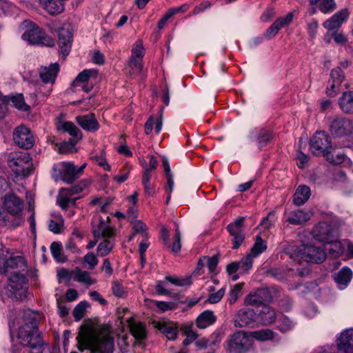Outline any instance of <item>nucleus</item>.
<instances>
[{"label":"nucleus","mask_w":353,"mask_h":353,"mask_svg":"<svg viewBox=\"0 0 353 353\" xmlns=\"http://www.w3.org/2000/svg\"><path fill=\"white\" fill-rule=\"evenodd\" d=\"M243 217H238L227 227L228 232L233 237V249L239 248L245 239L243 234Z\"/></svg>","instance_id":"dca6fc26"},{"label":"nucleus","mask_w":353,"mask_h":353,"mask_svg":"<svg viewBox=\"0 0 353 353\" xmlns=\"http://www.w3.org/2000/svg\"><path fill=\"white\" fill-rule=\"evenodd\" d=\"M217 264L218 257L216 255L212 257L203 256L199 260V266H204L206 265L211 273H213L215 271Z\"/></svg>","instance_id":"37998d69"},{"label":"nucleus","mask_w":353,"mask_h":353,"mask_svg":"<svg viewBox=\"0 0 353 353\" xmlns=\"http://www.w3.org/2000/svg\"><path fill=\"white\" fill-rule=\"evenodd\" d=\"M254 259V258L250 256V254L248 253L240 261H238V263H239L240 270L243 271V272H247L249 271L252 267Z\"/></svg>","instance_id":"3c124183"},{"label":"nucleus","mask_w":353,"mask_h":353,"mask_svg":"<svg viewBox=\"0 0 353 353\" xmlns=\"http://www.w3.org/2000/svg\"><path fill=\"white\" fill-rule=\"evenodd\" d=\"M252 347V340L244 332L234 333L228 340V350L230 353H245Z\"/></svg>","instance_id":"1a4fd4ad"},{"label":"nucleus","mask_w":353,"mask_h":353,"mask_svg":"<svg viewBox=\"0 0 353 353\" xmlns=\"http://www.w3.org/2000/svg\"><path fill=\"white\" fill-rule=\"evenodd\" d=\"M83 261L88 265L87 268L94 270L97 265L99 261L93 252H88L83 259Z\"/></svg>","instance_id":"6e6d98bb"},{"label":"nucleus","mask_w":353,"mask_h":353,"mask_svg":"<svg viewBox=\"0 0 353 353\" xmlns=\"http://www.w3.org/2000/svg\"><path fill=\"white\" fill-rule=\"evenodd\" d=\"M257 319L256 312L251 308L240 309L234 317V325L237 327H244L254 323Z\"/></svg>","instance_id":"f3484780"},{"label":"nucleus","mask_w":353,"mask_h":353,"mask_svg":"<svg viewBox=\"0 0 353 353\" xmlns=\"http://www.w3.org/2000/svg\"><path fill=\"white\" fill-rule=\"evenodd\" d=\"M133 230L136 232H145L148 230L146 225L140 220H130Z\"/></svg>","instance_id":"69168bd1"},{"label":"nucleus","mask_w":353,"mask_h":353,"mask_svg":"<svg viewBox=\"0 0 353 353\" xmlns=\"http://www.w3.org/2000/svg\"><path fill=\"white\" fill-rule=\"evenodd\" d=\"M58 45L63 56H67L71 49L72 41V28L70 24H63L57 30Z\"/></svg>","instance_id":"2eb2a0df"},{"label":"nucleus","mask_w":353,"mask_h":353,"mask_svg":"<svg viewBox=\"0 0 353 353\" xmlns=\"http://www.w3.org/2000/svg\"><path fill=\"white\" fill-rule=\"evenodd\" d=\"M27 289V281L23 274L14 273L11 275L9 279L8 290L16 299L26 298Z\"/></svg>","instance_id":"f8f14e48"},{"label":"nucleus","mask_w":353,"mask_h":353,"mask_svg":"<svg viewBox=\"0 0 353 353\" xmlns=\"http://www.w3.org/2000/svg\"><path fill=\"white\" fill-rule=\"evenodd\" d=\"M13 140L20 148L30 149L34 144V138L31 131L23 125L15 128L13 132Z\"/></svg>","instance_id":"4468645a"},{"label":"nucleus","mask_w":353,"mask_h":353,"mask_svg":"<svg viewBox=\"0 0 353 353\" xmlns=\"http://www.w3.org/2000/svg\"><path fill=\"white\" fill-rule=\"evenodd\" d=\"M215 321L216 316L214 315L213 312L210 310H205L197 317L196 324L198 327L205 329L212 325Z\"/></svg>","instance_id":"c756f323"},{"label":"nucleus","mask_w":353,"mask_h":353,"mask_svg":"<svg viewBox=\"0 0 353 353\" xmlns=\"http://www.w3.org/2000/svg\"><path fill=\"white\" fill-rule=\"evenodd\" d=\"M339 104L343 112L353 114V91L344 92L339 99Z\"/></svg>","instance_id":"a878e982"},{"label":"nucleus","mask_w":353,"mask_h":353,"mask_svg":"<svg viewBox=\"0 0 353 353\" xmlns=\"http://www.w3.org/2000/svg\"><path fill=\"white\" fill-rule=\"evenodd\" d=\"M259 312L257 319L263 325H268L273 323L276 317V311L268 305H263L261 309L257 310Z\"/></svg>","instance_id":"393cba45"},{"label":"nucleus","mask_w":353,"mask_h":353,"mask_svg":"<svg viewBox=\"0 0 353 353\" xmlns=\"http://www.w3.org/2000/svg\"><path fill=\"white\" fill-rule=\"evenodd\" d=\"M166 281H159L156 284V290L159 295H170L171 291L166 288Z\"/></svg>","instance_id":"0e129e2a"},{"label":"nucleus","mask_w":353,"mask_h":353,"mask_svg":"<svg viewBox=\"0 0 353 353\" xmlns=\"http://www.w3.org/2000/svg\"><path fill=\"white\" fill-rule=\"evenodd\" d=\"M22 262L23 259L21 256H10L3 262V267L6 271H8V269H12L18 267L19 264L21 263Z\"/></svg>","instance_id":"603ef678"},{"label":"nucleus","mask_w":353,"mask_h":353,"mask_svg":"<svg viewBox=\"0 0 353 353\" xmlns=\"http://www.w3.org/2000/svg\"><path fill=\"white\" fill-rule=\"evenodd\" d=\"M8 104L15 107L16 108L21 110H28L29 106L26 105L24 101L23 96L21 94H19L14 96H6Z\"/></svg>","instance_id":"e433bc0d"},{"label":"nucleus","mask_w":353,"mask_h":353,"mask_svg":"<svg viewBox=\"0 0 353 353\" xmlns=\"http://www.w3.org/2000/svg\"><path fill=\"white\" fill-rule=\"evenodd\" d=\"M42 315L31 310L23 311L21 325L16 332L15 323H9L12 346L11 353H49L38 332V323Z\"/></svg>","instance_id":"f257e3e1"},{"label":"nucleus","mask_w":353,"mask_h":353,"mask_svg":"<svg viewBox=\"0 0 353 353\" xmlns=\"http://www.w3.org/2000/svg\"><path fill=\"white\" fill-rule=\"evenodd\" d=\"M293 19L292 13H288L285 17H281L276 20L266 30L265 37L268 39L274 37L279 31L283 27L289 25Z\"/></svg>","instance_id":"b1692460"},{"label":"nucleus","mask_w":353,"mask_h":353,"mask_svg":"<svg viewBox=\"0 0 353 353\" xmlns=\"http://www.w3.org/2000/svg\"><path fill=\"white\" fill-rule=\"evenodd\" d=\"M155 305L161 312L174 310L176 307V304L174 302L155 301Z\"/></svg>","instance_id":"052dcab7"},{"label":"nucleus","mask_w":353,"mask_h":353,"mask_svg":"<svg viewBox=\"0 0 353 353\" xmlns=\"http://www.w3.org/2000/svg\"><path fill=\"white\" fill-rule=\"evenodd\" d=\"M52 91V85L38 83L35 89V94L39 97H46L49 96Z\"/></svg>","instance_id":"49530a36"},{"label":"nucleus","mask_w":353,"mask_h":353,"mask_svg":"<svg viewBox=\"0 0 353 353\" xmlns=\"http://www.w3.org/2000/svg\"><path fill=\"white\" fill-rule=\"evenodd\" d=\"M242 290L241 284H236L230 291L228 301L230 304H233L240 296Z\"/></svg>","instance_id":"13d9d810"},{"label":"nucleus","mask_w":353,"mask_h":353,"mask_svg":"<svg viewBox=\"0 0 353 353\" xmlns=\"http://www.w3.org/2000/svg\"><path fill=\"white\" fill-rule=\"evenodd\" d=\"M325 157H327V159L334 164H341L343 163L347 158L346 155L343 152H339L336 154H328Z\"/></svg>","instance_id":"bf43d9fd"},{"label":"nucleus","mask_w":353,"mask_h":353,"mask_svg":"<svg viewBox=\"0 0 353 353\" xmlns=\"http://www.w3.org/2000/svg\"><path fill=\"white\" fill-rule=\"evenodd\" d=\"M129 66L132 70V74H139L143 69L142 59L136 57L130 58Z\"/></svg>","instance_id":"4d7b16f0"},{"label":"nucleus","mask_w":353,"mask_h":353,"mask_svg":"<svg viewBox=\"0 0 353 353\" xmlns=\"http://www.w3.org/2000/svg\"><path fill=\"white\" fill-rule=\"evenodd\" d=\"M311 195L310 189L307 185H300L294 194L293 203L297 206L303 205Z\"/></svg>","instance_id":"bb28decb"},{"label":"nucleus","mask_w":353,"mask_h":353,"mask_svg":"<svg viewBox=\"0 0 353 353\" xmlns=\"http://www.w3.org/2000/svg\"><path fill=\"white\" fill-rule=\"evenodd\" d=\"M165 280L166 281V282H170V283L176 286H185L191 284V280L190 278L189 277L184 279H179L170 276H167L165 277Z\"/></svg>","instance_id":"864d4df0"},{"label":"nucleus","mask_w":353,"mask_h":353,"mask_svg":"<svg viewBox=\"0 0 353 353\" xmlns=\"http://www.w3.org/2000/svg\"><path fill=\"white\" fill-rule=\"evenodd\" d=\"M332 142L324 131L316 132L310 142V150L315 155L325 156L331 152Z\"/></svg>","instance_id":"39448f33"},{"label":"nucleus","mask_w":353,"mask_h":353,"mask_svg":"<svg viewBox=\"0 0 353 353\" xmlns=\"http://www.w3.org/2000/svg\"><path fill=\"white\" fill-rule=\"evenodd\" d=\"M348 16V10L347 9H343L327 19L323 23V26L325 29L330 31L337 30L343 23L347 19Z\"/></svg>","instance_id":"412c9836"},{"label":"nucleus","mask_w":353,"mask_h":353,"mask_svg":"<svg viewBox=\"0 0 353 353\" xmlns=\"http://www.w3.org/2000/svg\"><path fill=\"white\" fill-rule=\"evenodd\" d=\"M294 254L306 261L316 263L323 262L326 257L325 251L314 245H302L294 252Z\"/></svg>","instance_id":"9b49d317"},{"label":"nucleus","mask_w":353,"mask_h":353,"mask_svg":"<svg viewBox=\"0 0 353 353\" xmlns=\"http://www.w3.org/2000/svg\"><path fill=\"white\" fill-rule=\"evenodd\" d=\"M50 251L53 257L58 262H64L66 259L61 254V245L58 242H53L50 246Z\"/></svg>","instance_id":"09e8293b"},{"label":"nucleus","mask_w":353,"mask_h":353,"mask_svg":"<svg viewBox=\"0 0 353 353\" xmlns=\"http://www.w3.org/2000/svg\"><path fill=\"white\" fill-rule=\"evenodd\" d=\"M73 279L81 283L87 285H91L95 283V281L92 279L90 273L86 271L81 270L79 268H77L73 272Z\"/></svg>","instance_id":"72a5a7b5"},{"label":"nucleus","mask_w":353,"mask_h":353,"mask_svg":"<svg viewBox=\"0 0 353 353\" xmlns=\"http://www.w3.org/2000/svg\"><path fill=\"white\" fill-rule=\"evenodd\" d=\"M39 2L50 14H59L64 9L63 0H39Z\"/></svg>","instance_id":"c85d7f7f"},{"label":"nucleus","mask_w":353,"mask_h":353,"mask_svg":"<svg viewBox=\"0 0 353 353\" xmlns=\"http://www.w3.org/2000/svg\"><path fill=\"white\" fill-rule=\"evenodd\" d=\"M57 128L58 130H62L64 132H68L73 137H78L80 130L79 128L71 121H59L57 123Z\"/></svg>","instance_id":"2f4dec72"},{"label":"nucleus","mask_w":353,"mask_h":353,"mask_svg":"<svg viewBox=\"0 0 353 353\" xmlns=\"http://www.w3.org/2000/svg\"><path fill=\"white\" fill-rule=\"evenodd\" d=\"M250 335L258 341H264L273 339L275 336V333L270 329H263L252 332L250 333Z\"/></svg>","instance_id":"79ce46f5"},{"label":"nucleus","mask_w":353,"mask_h":353,"mask_svg":"<svg viewBox=\"0 0 353 353\" xmlns=\"http://www.w3.org/2000/svg\"><path fill=\"white\" fill-rule=\"evenodd\" d=\"M5 210L12 216H15L11 221V226L17 227L21 222V215L23 210V202L14 194L7 195L4 199Z\"/></svg>","instance_id":"9d476101"},{"label":"nucleus","mask_w":353,"mask_h":353,"mask_svg":"<svg viewBox=\"0 0 353 353\" xmlns=\"http://www.w3.org/2000/svg\"><path fill=\"white\" fill-rule=\"evenodd\" d=\"M325 244L329 245V248L326 249L328 250L329 254L333 257L342 254L345 251V241L341 242L337 241L336 238H332V241L326 242Z\"/></svg>","instance_id":"7c9ffc66"},{"label":"nucleus","mask_w":353,"mask_h":353,"mask_svg":"<svg viewBox=\"0 0 353 353\" xmlns=\"http://www.w3.org/2000/svg\"><path fill=\"white\" fill-rule=\"evenodd\" d=\"M285 222L289 224L298 225H302L309 221L312 216L310 212H305L302 210L285 212Z\"/></svg>","instance_id":"5701e85b"},{"label":"nucleus","mask_w":353,"mask_h":353,"mask_svg":"<svg viewBox=\"0 0 353 353\" xmlns=\"http://www.w3.org/2000/svg\"><path fill=\"white\" fill-rule=\"evenodd\" d=\"M88 305L86 301H81L74 307L73 316L76 321H79L83 317Z\"/></svg>","instance_id":"8fccbe9b"},{"label":"nucleus","mask_w":353,"mask_h":353,"mask_svg":"<svg viewBox=\"0 0 353 353\" xmlns=\"http://www.w3.org/2000/svg\"><path fill=\"white\" fill-rule=\"evenodd\" d=\"M294 327L293 322L287 316L281 315L279 317L277 328L283 332L291 330Z\"/></svg>","instance_id":"de8ad7c7"},{"label":"nucleus","mask_w":353,"mask_h":353,"mask_svg":"<svg viewBox=\"0 0 353 353\" xmlns=\"http://www.w3.org/2000/svg\"><path fill=\"white\" fill-rule=\"evenodd\" d=\"M76 121L84 130L88 132H94L100 127L93 113L77 116L76 117Z\"/></svg>","instance_id":"4be33fe9"},{"label":"nucleus","mask_w":353,"mask_h":353,"mask_svg":"<svg viewBox=\"0 0 353 353\" xmlns=\"http://www.w3.org/2000/svg\"><path fill=\"white\" fill-rule=\"evenodd\" d=\"M77 339L78 349L81 352L90 348L98 353H112L114 340L110 336L108 330L104 327H92L80 334Z\"/></svg>","instance_id":"f03ea898"},{"label":"nucleus","mask_w":353,"mask_h":353,"mask_svg":"<svg viewBox=\"0 0 353 353\" xmlns=\"http://www.w3.org/2000/svg\"><path fill=\"white\" fill-rule=\"evenodd\" d=\"M312 234L316 240L324 243L330 242L332 238H336L338 236L337 230L325 222H321L316 225Z\"/></svg>","instance_id":"ddd939ff"},{"label":"nucleus","mask_w":353,"mask_h":353,"mask_svg":"<svg viewBox=\"0 0 353 353\" xmlns=\"http://www.w3.org/2000/svg\"><path fill=\"white\" fill-rule=\"evenodd\" d=\"M172 252L174 254H176L180 252L181 249V235L179 229V227L176 225L175 229V235L174 237V242L170 246Z\"/></svg>","instance_id":"5fc2aeb1"},{"label":"nucleus","mask_w":353,"mask_h":353,"mask_svg":"<svg viewBox=\"0 0 353 353\" xmlns=\"http://www.w3.org/2000/svg\"><path fill=\"white\" fill-rule=\"evenodd\" d=\"M52 177L66 183H73L79 178L76 166L71 162H60L53 166Z\"/></svg>","instance_id":"6e6552de"},{"label":"nucleus","mask_w":353,"mask_h":353,"mask_svg":"<svg viewBox=\"0 0 353 353\" xmlns=\"http://www.w3.org/2000/svg\"><path fill=\"white\" fill-rule=\"evenodd\" d=\"M311 5L319 3V10L324 14L332 12L336 8L334 0H309Z\"/></svg>","instance_id":"4c0bfd02"},{"label":"nucleus","mask_w":353,"mask_h":353,"mask_svg":"<svg viewBox=\"0 0 353 353\" xmlns=\"http://www.w3.org/2000/svg\"><path fill=\"white\" fill-rule=\"evenodd\" d=\"M114 245V243L113 241L105 239L97 247V255L101 257L107 256L112 250Z\"/></svg>","instance_id":"ea45409f"},{"label":"nucleus","mask_w":353,"mask_h":353,"mask_svg":"<svg viewBox=\"0 0 353 353\" xmlns=\"http://www.w3.org/2000/svg\"><path fill=\"white\" fill-rule=\"evenodd\" d=\"M8 164L17 176H28L33 170L32 158L28 152H10L8 157Z\"/></svg>","instance_id":"7ed1b4c3"},{"label":"nucleus","mask_w":353,"mask_h":353,"mask_svg":"<svg viewBox=\"0 0 353 353\" xmlns=\"http://www.w3.org/2000/svg\"><path fill=\"white\" fill-rule=\"evenodd\" d=\"M150 178L151 174H150L149 168H145L142 177V183L143 185L145 193L148 195L152 196L154 194L155 191L154 187L150 183Z\"/></svg>","instance_id":"c03bdc74"},{"label":"nucleus","mask_w":353,"mask_h":353,"mask_svg":"<svg viewBox=\"0 0 353 353\" xmlns=\"http://www.w3.org/2000/svg\"><path fill=\"white\" fill-rule=\"evenodd\" d=\"M143 45L141 41H136L132 50L131 58L136 57L137 59H142L143 56Z\"/></svg>","instance_id":"680f3d73"},{"label":"nucleus","mask_w":353,"mask_h":353,"mask_svg":"<svg viewBox=\"0 0 353 353\" xmlns=\"http://www.w3.org/2000/svg\"><path fill=\"white\" fill-rule=\"evenodd\" d=\"M329 131L333 137L343 138L353 133V121L343 116L330 119Z\"/></svg>","instance_id":"20e7f679"},{"label":"nucleus","mask_w":353,"mask_h":353,"mask_svg":"<svg viewBox=\"0 0 353 353\" xmlns=\"http://www.w3.org/2000/svg\"><path fill=\"white\" fill-rule=\"evenodd\" d=\"M275 221V214L273 212H270L268 213V216L263 219L261 222V225L264 229H269L272 227L273 223Z\"/></svg>","instance_id":"e2e57ef3"},{"label":"nucleus","mask_w":353,"mask_h":353,"mask_svg":"<svg viewBox=\"0 0 353 353\" xmlns=\"http://www.w3.org/2000/svg\"><path fill=\"white\" fill-rule=\"evenodd\" d=\"M54 219H50L48 224L50 231L54 234L61 232V228L63 226V219L61 214L57 213L52 215Z\"/></svg>","instance_id":"58836bf2"},{"label":"nucleus","mask_w":353,"mask_h":353,"mask_svg":"<svg viewBox=\"0 0 353 353\" xmlns=\"http://www.w3.org/2000/svg\"><path fill=\"white\" fill-rule=\"evenodd\" d=\"M130 325L131 333L137 339L141 340L145 338V330L141 323H131Z\"/></svg>","instance_id":"a18cd8bd"},{"label":"nucleus","mask_w":353,"mask_h":353,"mask_svg":"<svg viewBox=\"0 0 353 353\" xmlns=\"http://www.w3.org/2000/svg\"><path fill=\"white\" fill-rule=\"evenodd\" d=\"M352 277V272L349 268H343L334 275V281L341 290L344 289L350 283Z\"/></svg>","instance_id":"cd10ccee"},{"label":"nucleus","mask_w":353,"mask_h":353,"mask_svg":"<svg viewBox=\"0 0 353 353\" xmlns=\"http://www.w3.org/2000/svg\"><path fill=\"white\" fill-rule=\"evenodd\" d=\"M345 79L343 70L340 68H336L331 71L330 73V88L333 91L335 88H339Z\"/></svg>","instance_id":"473e14b6"},{"label":"nucleus","mask_w":353,"mask_h":353,"mask_svg":"<svg viewBox=\"0 0 353 353\" xmlns=\"http://www.w3.org/2000/svg\"><path fill=\"white\" fill-rule=\"evenodd\" d=\"M267 249V243L263 241L261 236H256L255 238V243L250 249L249 254L250 256L256 258L261 253L265 252Z\"/></svg>","instance_id":"c9c22d12"},{"label":"nucleus","mask_w":353,"mask_h":353,"mask_svg":"<svg viewBox=\"0 0 353 353\" xmlns=\"http://www.w3.org/2000/svg\"><path fill=\"white\" fill-rule=\"evenodd\" d=\"M59 71V65L57 63H54L49 66H41L39 70V73L43 83L53 85Z\"/></svg>","instance_id":"aec40b11"},{"label":"nucleus","mask_w":353,"mask_h":353,"mask_svg":"<svg viewBox=\"0 0 353 353\" xmlns=\"http://www.w3.org/2000/svg\"><path fill=\"white\" fill-rule=\"evenodd\" d=\"M337 353H353V328L344 330L336 339Z\"/></svg>","instance_id":"a211bd4d"},{"label":"nucleus","mask_w":353,"mask_h":353,"mask_svg":"<svg viewBox=\"0 0 353 353\" xmlns=\"http://www.w3.org/2000/svg\"><path fill=\"white\" fill-rule=\"evenodd\" d=\"M112 290L113 294L118 297H123L126 294L123 287L117 282L112 283Z\"/></svg>","instance_id":"774afa93"},{"label":"nucleus","mask_w":353,"mask_h":353,"mask_svg":"<svg viewBox=\"0 0 353 353\" xmlns=\"http://www.w3.org/2000/svg\"><path fill=\"white\" fill-rule=\"evenodd\" d=\"M225 294V289L221 288L216 292L211 294L208 297V302L210 303H216L221 301Z\"/></svg>","instance_id":"338daca9"},{"label":"nucleus","mask_w":353,"mask_h":353,"mask_svg":"<svg viewBox=\"0 0 353 353\" xmlns=\"http://www.w3.org/2000/svg\"><path fill=\"white\" fill-rule=\"evenodd\" d=\"M95 71L92 70H84L81 72L76 79L72 82L71 85L73 87H77L81 85L83 83H88L90 78L95 74Z\"/></svg>","instance_id":"a19ab883"},{"label":"nucleus","mask_w":353,"mask_h":353,"mask_svg":"<svg viewBox=\"0 0 353 353\" xmlns=\"http://www.w3.org/2000/svg\"><path fill=\"white\" fill-rule=\"evenodd\" d=\"M277 291L274 288H262L250 293L245 299V305L261 306L264 303H270L276 296Z\"/></svg>","instance_id":"0eeeda50"},{"label":"nucleus","mask_w":353,"mask_h":353,"mask_svg":"<svg viewBox=\"0 0 353 353\" xmlns=\"http://www.w3.org/2000/svg\"><path fill=\"white\" fill-rule=\"evenodd\" d=\"M71 196L67 188H61L57 196V203L61 208L67 209L70 203H75V199H72Z\"/></svg>","instance_id":"f704fd0d"},{"label":"nucleus","mask_w":353,"mask_h":353,"mask_svg":"<svg viewBox=\"0 0 353 353\" xmlns=\"http://www.w3.org/2000/svg\"><path fill=\"white\" fill-rule=\"evenodd\" d=\"M30 27L21 36L23 40L34 45H41L48 47L54 46V40L50 36L43 32L34 23H30Z\"/></svg>","instance_id":"423d86ee"},{"label":"nucleus","mask_w":353,"mask_h":353,"mask_svg":"<svg viewBox=\"0 0 353 353\" xmlns=\"http://www.w3.org/2000/svg\"><path fill=\"white\" fill-rule=\"evenodd\" d=\"M249 139L252 141H256L259 148L266 146L272 139V132L264 128H254L250 130Z\"/></svg>","instance_id":"6ab92c4d"}]
</instances>
